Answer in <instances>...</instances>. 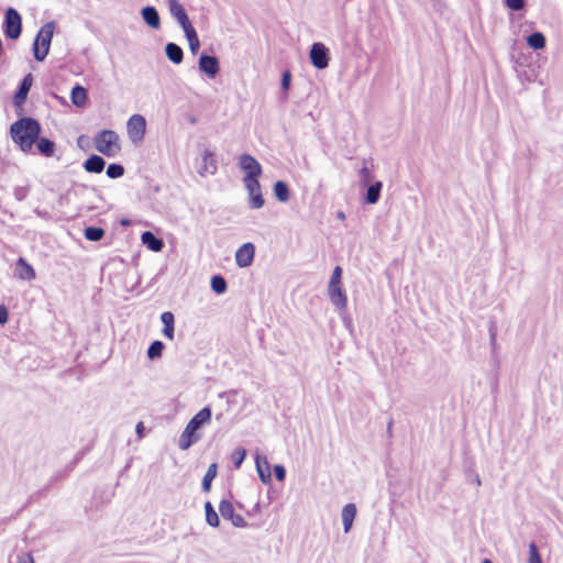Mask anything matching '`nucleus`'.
<instances>
[{
    "label": "nucleus",
    "mask_w": 563,
    "mask_h": 563,
    "mask_svg": "<svg viewBox=\"0 0 563 563\" xmlns=\"http://www.w3.org/2000/svg\"><path fill=\"white\" fill-rule=\"evenodd\" d=\"M126 131L133 143H139L144 139L146 131L145 118L141 114H133L126 123Z\"/></svg>",
    "instance_id": "423d86ee"
},
{
    "label": "nucleus",
    "mask_w": 563,
    "mask_h": 563,
    "mask_svg": "<svg viewBox=\"0 0 563 563\" xmlns=\"http://www.w3.org/2000/svg\"><path fill=\"white\" fill-rule=\"evenodd\" d=\"M15 274L22 280H33L36 276L32 265L23 257H19L15 263Z\"/></svg>",
    "instance_id": "ddd939ff"
},
{
    "label": "nucleus",
    "mask_w": 563,
    "mask_h": 563,
    "mask_svg": "<svg viewBox=\"0 0 563 563\" xmlns=\"http://www.w3.org/2000/svg\"><path fill=\"white\" fill-rule=\"evenodd\" d=\"M161 320L164 324L163 334L168 340H173L174 339V322H175L174 314L170 311H165L162 313Z\"/></svg>",
    "instance_id": "aec40b11"
},
{
    "label": "nucleus",
    "mask_w": 563,
    "mask_h": 563,
    "mask_svg": "<svg viewBox=\"0 0 563 563\" xmlns=\"http://www.w3.org/2000/svg\"><path fill=\"white\" fill-rule=\"evenodd\" d=\"M164 344L161 341H154L147 349V357L150 360L158 358L162 356Z\"/></svg>",
    "instance_id": "2f4dec72"
},
{
    "label": "nucleus",
    "mask_w": 563,
    "mask_h": 563,
    "mask_svg": "<svg viewBox=\"0 0 563 563\" xmlns=\"http://www.w3.org/2000/svg\"><path fill=\"white\" fill-rule=\"evenodd\" d=\"M211 288L217 294H222L227 289V283L221 276H213L211 278Z\"/></svg>",
    "instance_id": "f704fd0d"
},
{
    "label": "nucleus",
    "mask_w": 563,
    "mask_h": 563,
    "mask_svg": "<svg viewBox=\"0 0 563 563\" xmlns=\"http://www.w3.org/2000/svg\"><path fill=\"white\" fill-rule=\"evenodd\" d=\"M328 292L331 301L334 306L339 308H345L347 303V298L345 292L343 291L341 284H338L335 286L329 285L328 286Z\"/></svg>",
    "instance_id": "2eb2a0df"
},
{
    "label": "nucleus",
    "mask_w": 563,
    "mask_h": 563,
    "mask_svg": "<svg viewBox=\"0 0 563 563\" xmlns=\"http://www.w3.org/2000/svg\"><path fill=\"white\" fill-rule=\"evenodd\" d=\"M246 455V452L244 449H241V450H238L235 453H234V459H235V465L239 466L242 461L244 460Z\"/></svg>",
    "instance_id": "37998d69"
},
{
    "label": "nucleus",
    "mask_w": 563,
    "mask_h": 563,
    "mask_svg": "<svg viewBox=\"0 0 563 563\" xmlns=\"http://www.w3.org/2000/svg\"><path fill=\"white\" fill-rule=\"evenodd\" d=\"M95 148L107 157H114L121 151L120 136L113 130H101L93 137Z\"/></svg>",
    "instance_id": "f03ea898"
},
{
    "label": "nucleus",
    "mask_w": 563,
    "mask_h": 563,
    "mask_svg": "<svg viewBox=\"0 0 563 563\" xmlns=\"http://www.w3.org/2000/svg\"><path fill=\"white\" fill-rule=\"evenodd\" d=\"M144 21L153 29H158L161 25L159 15L155 8L146 7L142 10Z\"/></svg>",
    "instance_id": "412c9836"
},
{
    "label": "nucleus",
    "mask_w": 563,
    "mask_h": 563,
    "mask_svg": "<svg viewBox=\"0 0 563 563\" xmlns=\"http://www.w3.org/2000/svg\"><path fill=\"white\" fill-rule=\"evenodd\" d=\"M255 247L252 243H244L235 253V262L240 267H247L253 263Z\"/></svg>",
    "instance_id": "1a4fd4ad"
},
{
    "label": "nucleus",
    "mask_w": 563,
    "mask_h": 563,
    "mask_svg": "<svg viewBox=\"0 0 563 563\" xmlns=\"http://www.w3.org/2000/svg\"><path fill=\"white\" fill-rule=\"evenodd\" d=\"M8 321V309L5 306L0 305V324H4Z\"/></svg>",
    "instance_id": "a18cd8bd"
},
{
    "label": "nucleus",
    "mask_w": 563,
    "mask_h": 563,
    "mask_svg": "<svg viewBox=\"0 0 563 563\" xmlns=\"http://www.w3.org/2000/svg\"><path fill=\"white\" fill-rule=\"evenodd\" d=\"M104 233L102 228L97 227H87L84 232L85 238L92 242L100 241L104 236Z\"/></svg>",
    "instance_id": "c756f323"
},
{
    "label": "nucleus",
    "mask_w": 563,
    "mask_h": 563,
    "mask_svg": "<svg viewBox=\"0 0 563 563\" xmlns=\"http://www.w3.org/2000/svg\"><path fill=\"white\" fill-rule=\"evenodd\" d=\"M310 59L314 67L324 69L329 65L328 48L322 43H313L310 49Z\"/></svg>",
    "instance_id": "0eeeda50"
},
{
    "label": "nucleus",
    "mask_w": 563,
    "mask_h": 563,
    "mask_svg": "<svg viewBox=\"0 0 563 563\" xmlns=\"http://www.w3.org/2000/svg\"><path fill=\"white\" fill-rule=\"evenodd\" d=\"M202 161H203L205 167H203V172H200V174L201 175H203L205 173L213 174L217 169L213 155L206 152L202 156Z\"/></svg>",
    "instance_id": "473e14b6"
},
{
    "label": "nucleus",
    "mask_w": 563,
    "mask_h": 563,
    "mask_svg": "<svg viewBox=\"0 0 563 563\" xmlns=\"http://www.w3.org/2000/svg\"><path fill=\"white\" fill-rule=\"evenodd\" d=\"M355 515H356V507L354 504H347L343 507L342 509V521H343V526H344V532H349L352 525H353V520L355 518Z\"/></svg>",
    "instance_id": "6ab92c4d"
},
{
    "label": "nucleus",
    "mask_w": 563,
    "mask_h": 563,
    "mask_svg": "<svg viewBox=\"0 0 563 563\" xmlns=\"http://www.w3.org/2000/svg\"><path fill=\"white\" fill-rule=\"evenodd\" d=\"M527 43L532 49H543L547 41L541 32H534L527 37Z\"/></svg>",
    "instance_id": "b1692460"
},
{
    "label": "nucleus",
    "mask_w": 563,
    "mask_h": 563,
    "mask_svg": "<svg viewBox=\"0 0 563 563\" xmlns=\"http://www.w3.org/2000/svg\"><path fill=\"white\" fill-rule=\"evenodd\" d=\"M36 147L40 151L41 154H43L46 157H51L54 155L55 152V144L53 141L46 137H37L35 141Z\"/></svg>",
    "instance_id": "4be33fe9"
},
{
    "label": "nucleus",
    "mask_w": 563,
    "mask_h": 563,
    "mask_svg": "<svg viewBox=\"0 0 563 563\" xmlns=\"http://www.w3.org/2000/svg\"><path fill=\"white\" fill-rule=\"evenodd\" d=\"M16 563H34V560L30 553H22L18 556Z\"/></svg>",
    "instance_id": "c03bdc74"
},
{
    "label": "nucleus",
    "mask_w": 563,
    "mask_h": 563,
    "mask_svg": "<svg viewBox=\"0 0 563 563\" xmlns=\"http://www.w3.org/2000/svg\"><path fill=\"white\" fill-rule=\"evenodd\" d=\"M70 99L75 106H78V107L84 106L87 101L86 89L81 86L74 87L71 90Z\"/></svg>",
    "instance_id": "393cba45"
},
{
    "label": "nucleus",
    "mask_w": 563,
    "mask_h": 563,
    "mask_svg": "<svg viewBox=\"0 0 563 563\" xmlns=\"http://www.w3.org/2000/svg\"><path fill=\"white\" fill-rule=\"evenodd\" d=\"M528 563H542L539 549L534 542L529 544V559Z\"/></svg>",
    "instance_id": "e433bc0d"
},
{
    "label": "nucleus",
    "mask_w": 563,
    "mask_h": 563,
    "mask_svg": "<svg viewBox=\"0 0 563 563\" xmlns=\"http://www.w3.org/2000/svg\"><path fill=\"white\" fill-rule=\"evenodd\" d=\"M482 563H493V562L489 559H485V560H483Z\"/></svg>",
    "instance_id": "de8ad7c7"
},
{
    "label": "nucleus",
    "mask_w": 563,
    "mask_h": 563,
    "mask_svg": "<svg viewBox=\"0 0 563 563\" xmlns=\"http://www.w3.org/2000/svg\"><path fill=\"white\" fill-rule=\"evenodd\" d=\"M141 241L151 251L159 252L164 247L163 240L156 238L151 231H145L141 235Z\"/></svg>",
    "instance_id": "f3484780"
},
{
    "label": "nucleus",
    "mask_w": 563,
    "mask_h": 563,
    "mask_svg": "<svg viewBox=\"0 0 563 563\" xmlns=\"http://www.w3.org/2000/svg\"><path fill=\"white\" fill-rule=\"evenodd\" d=\"M124 168L119 164H110L107 168V176L110 178H119L123 176Z\"/></svg>",
    "instance_id": "c9c22d12"
},
{
    "label": "nucleus",
    "mask_w": 563,
    "mask_h": 563,
    "mask_svg": "<svg viewBox=\"0 0 563 563\" xmlns=\"http://www.w3.org/2000/svg\"><path fill=\"white\" fill-rule=\"evenodd\" d=\"M217 471H218V466L216 463H212L209 465L207 473L205 474V476L202 478V489L205 492H208L210 489L211 482L217 476Z\"/></svg>",
    "instance_id": "c85d7f7f"
},
{
    "label": "nucleus",
    "mask_w": 563,
    "mask_h": 563,
    "mask_svg": "<svg viewBox=\"0 0 563 563\" xmlns=\"http://www.w3.org/2000/svg\"><path fill=\"white\" fill-rule=\"evenodd\" d=\"M239 167L245 173L243 181L260 179L262 175L261 164L250 154H242L239 157Z\"/></svg>",
    "instance_id": "39448f33"
},
{
    "label": "nucleus",
    "mask_w": 563,
    "mask_h": 563,
    "mask_svg": "<svg viewBox=\"0 0 563 563\" xmlns=\"http://www.w3.org/2000/svg\"><path fill=\"white\" fill-rule=\"evenodd\" d=\"M184 33L188 40L190 51L196 54L199 49L200 42L195 27L191 25L188 29H185Z\"/></svg>",
    "instance_id": "a878e982"
},
{
    "label": "nucleus",
    "mask_w": 563,
    "mask_h": 563,
    "mask_svg": "<svg viewBox=\"0 0 563 563\" xmlns=\"http://www.w3.org/2000/svg\"><path fill=\"white\" fill-rule=\"evenodd\" d=\"M219 510L223 518H229L233 512L232 504L230 501L223 500L220 504Z\"/></svg>",
    "instance_id": "4c0bfd02"
},
{
    "label": "nucleus",
    "mask_w": 563,
    "mask_h": 563,
    "mask_svg": "<svg viewBox=\"0 0 563 563\" xmlns=\"http://www.w3.org/2000/svg\"><path fill=\"white\" fill-rule=\"evenodd\" d=\"M341 278H342V268L340 266H335L332 272V275L330 277L329 285L335 286L338 284H341Z\"/></svg>",
    "instance_id": "ea45409f"
},
{
    "label": "nucleus",
    "mask_w": 563,
    "mask_h": 563,
    "mask_svg": "<svg viewBox=\"0 0 563 563\" xmlns=\"http://www.w3.org/2000/svg\"><path fill=\"white\" fill-rule=\"evenodd\" d=\"M199 68L210 77H214L219 73V62L214 56L201 55L199 58Z\"/></svg>",
    "instance_id": "4468645a"
},
{
    "label": "nucleus",
    "mask_w": 563,
    "mask_h": 563,
    "mask_svg": "<svg viewBox=\"0 0 563 563\" xmlns=\"http://www.w3.org/2000/svg\"><path fill=\"white\" fill-rule=\"evenodd\" d=\"M274 475L278 481H284L286 476V471L283 465H275L274 466Z\"/></svg>",
    "instance_id": "a19ab883"
},
{
    "label": "nucleus",
    "mask_w": 563,
    "mask_h": 563,
    "mask_svg": "<svg viewBox=\"0 0 563 563\" xmlns=\"http://www.w3.org/2000/svg\"><path fill=\"white\" fill-rule=\"evenodd\" d=\"M256 468L263 483L271 481V467L266 460L256 459Z\"/></svg>",
    "instance_id": "cd10ccee"
},
{
    "label": "nucleus",
    "mask_w": 563,
    "mask_h": 563,
    "mask_svg": "<svg viewBox=\"0 0 563 563\" xmlns=\"http://www.w3.org/2000/svg\"><path fill=\"white\" fill-rule=\"evenodd\" d=\"M201 435L198 430L191 429L189 424L186 426L178 440V446L180 450L186 451L192 444L200 440Z\"/></svg>",
    "instance_id": "9b49d317"
},
{
    "label": "nucleus",
    "mask_w": 563,
    "mask_h": 563,
    "mask_svg": "<svg viewBox=\"0 0 563 563\" xmlns=\"http://www.w3.org/2000/svg\"><path fill=\"white\" fill-rule=\"evenodd\" d=\"M166 55L174 64H180L184 58L183 49L175 43H168L166 45Z\"/></svg>",
    "instance_id": "5701e85b"
},
{
    "label": "nucleus",
    "mask_w": 563,
    "mask_h": 563,
    "mask_svg": "<svg viewBox=\"0 0 563 563\" xmlns=\"http://www.w3.org/2000/svg\"><path fill=\"white\" fill-rule=\"evenodd\" d=\"M41 125L33 118H21L10 126V134L13 142L23 152H30L40 136Z\"/></svg>",
    "instance_id": "f257e3e1"
},
{
    "label": "nucleus",
    "mask_w": 563,
    "mask_h": 563,
    "mask_svg": "<svg viewBox=\"0 0 563 563\" xmlns=\"http://www.w3.org/2000/svg\"><path fill=\"white\" fill-rule=\"evenodd\" d=\"M205 509H206V519H207V522H208L211 527H218V526H219V516H218V514L214 511V509L212 508L211 504H210V503H206V505H205Z\"/></svg>",
    "instance_id": "72a5a7b5"
},
{
    "label": "nucleus",
    "mask_w": 563,
    "mask_h": 563,
    "mask_svg": "<svg viewBox=\"0 0 563 563\" xmlns=\"http://www.w3.org/2000/svg\"><path fill=\"white\" fill-rule=\"evenodd\" d=\"M380 189H382L380 181H377V183L371 185L367 189L366 201L372 205L376 203L379 199Z\"/></svg>",
    "instance_id": "7c9ffc66"
},
{
    "label": "nucleus",
    "mask_w": 563,
    "mask_h": 563,
    "mask_svg": "<svg viewBox=\"0 0 563 563\" xmlns=\"http://www.w3.org/2000/svg\"><path fill=\"white\" fill-rule=\"evenodd\" d=\"M32 84H33V76H32V74H27L23 78L19 90L16 91V93L13 97V102L16 107H20L25 102V100L27 98V93L32 87Z\"/></svg>",
    "instance_id": "f8f14e48"
},
{
    "label": "nucleus",
    "mask_w": 563,
    "mask_h": 563,
    "mask_svg": "<svg viewBox=\"0 0 563 563\" xmlns=\"http://www.w3.org/2000/svg\"><path fill=\"white\" fill-rule=\"evenodd\" d=\"M143 431H144L143 422H139L137 426H136V432H137L140 438L143 437Z\"/></svg>",
    "instance_id": "49530a36"
},
{
    "label": "nucleus",
    "mask_w": 563,
    "mask_h": 563,
    "mask_svg": "<svg viewBox=\"0 0 563 563\" xmlns=\"http://www.w3.org/2000/svg\"><path fill=\"white\" fill-rule=\"evenodd\" d=\"M53 33L54 24L52 22L44 24L40 29L33 43V54L36 60L43 62L48 55Z\"/></svg>",
    "instance_id": "7ed1b4c3"
},
{
    "label": "nucleus",
    "mask_w": 563,
    "mask_h": 563,
    "mask_svg": "<svg viewBox=\"0 0 563 563\" xmlns=\"http://www.w3.org/2000/svg\"><path fill=\"white\" fill-rule=\"evenodd\" d=\"M22 32V18L20 13L13 9L8 8L4 14L3 33L7 37L16 40Z\"/></svg>",
    "instance_id": "20e7f679"
},
{
    "label": "nucleus",
    "mask_w": 563,
    "mask_h": 563,
    "mask_svg": "<svg viewBox=\"0 0 563 563\" xmlns=\"http://www.w3.org/2000/svg\"><path fill=\"white\" fill-rule=\"evenodd\" d=\"M211 420V410L206 407L199 410L187 424L190 426L191 429L199 430L203 424L210 422Z\"/></svg>",
    "instance_id": "dca6fc26"
},
{
    "label": "nucleus",
    "mask_w": 563,
    "mask_h": 563,
    "mask_svg": "<svg viewBox=\"0 0 563 563\" xmlns=\"http://www.w3.org/2000/svg\"><path fill=\"white\" fill-rule=\"evenodd\" d=\"M169 10L172 15L178 21L183 30L188 29L192 25L183 4L178 0H169Z\"/></svg>",
    "instance_id": "9d476101"
},
{
    "label": "nucleus",
    "mask_w": 563,
    "mask_h": 563,
    "mask_svg": "<svg viewBox=\"0 0 563 563\" xmlns=\"http://www.w3.org/2000/svg\"><path fill=\"white\" fill-rule=\"evenodd\" d=\"M244 186L249 192L250 198V207L252 209H260L264 206V198L261 190V185L258 179L243 181Z\"/></svg>",
    "instance_id": "6e6552de"
},
{
    "label": "nucleus",
    "mask_w": 563,
    "mask_h": 563,
    "mask_svg": "<svg viewBox=\"0 0 563 563\" xmlns=\"http://www.w3.org/2000/svg\"><path fill=\"white\" fill-rule=\"evenodd\" d=\"M84 167L88 173L99 174L104 168V159L99 155H91L84 163Z\"/></svg>",
    "instance_id": "a211bd4d"
},
{
    "label": "nucleus",
    "mask_w": 563,
    "mask_h": 563,
    "mask_svg": "<svg viewBox=\"0 0 563 563\" xmlns=\"http://www.w3.org/2000/svg\"><path fill=\"white\" fill-rule=\"evenodd\" d=\"M274 194L280 202H286L289 200V189L286 183L278 180L274 185Z\"/></svg>",
    "instance_id": "bb28decb"
},
{
    "label": "nucleus",
    "mask_w": 563,
    "mask_h": 563,
    "mask_svg": "<svg viewBox=\"0 0 563 563\" xmlns=\"http://www.w3.org/2000/svg\"><path fill=\"white\" fill-rule=\"evenodd\" d=\"M506 7L512 11L522 10L525 7V0H504Z\"/></svg>",
    "instance_id": "58836bf2"
},
{
    "label": "nucleus",
    "mask_w": 563,
    "mask_h": 563,
    "mask_svg": "<svg viewBox=\"0 0 563 563\" xmlns=\"http://www.w3.org/2000/svg\"><path fill=\"white\" fill-rule=\"evenodd\" d=\"M290 81H291L290 71H288V70L284 71L283 77H282V87L284 90H287L289 88Z\"/></svg>",
    "instance_id": "79ce46f5"
}]
</instances>
